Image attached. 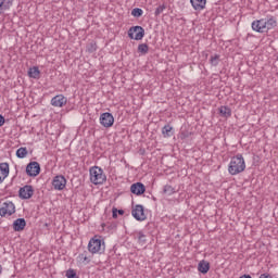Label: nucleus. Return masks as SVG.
<instances>
[{
  "mask_svg": "<svg viewBox=\"0 0 278 278\" xmlns=\"http://www.w3.org/2000/svg\"><path fill=\"white\" fill-rule=\"evenodd\" d=\"M100 124L102 127H112L114 125V115L112 113H102L100 115Z\"/></svg>",
  "mask_w": 278,
  "mask_h": 278,
  "instance_id": "9d476101",
  "label": "nucleus"
},
{
  "mask_svg": "<svg viewBox=\"0 0 278 278\" xmlns=\"http://www.w3.org/2000/svg\"><path fill=\"white\" fill-rule=\"evenodd\" d=\"M130 40H142L144 38V28L142 26H132L128 29Z\"/></svg>",
  "mask_w": 278,
  "mask_h": 278,
  "instance_id": "39448f33",
  "label": "nucleus"
},
{
  "mask_svg": "<svg viewBox=\"0 0 278 278\" xmlns=\"http://www.w3.org/2000/svg\"><path fill=\"white\" fill-rule=\"evenodd\" d=\"M8 175H10V164L0 163V184L5 181Z\"/></svg>",
  "mask_w": 278,
  "mask_h": 278,
  "instance_id": "4468645a",
  "label": "nucleus"
},
{
  "mask_svg": "<svg viewBox=\"0 0 278 278\" xmlns=\"http://www.w3.org/2000/svg\"><path fill=\"white\" fill-rule=\"evenodd\" d=\"M165 10H166V4L159 5L154 12L155 16H160V14H162V12H164Z\"/></svg>",
  "mask_w": 278,
  "mask_h": 278,
  "instance_id": "c756f323",
  "label": "nucleus"
},
{
  "mask_svg": "<svg viewBox=\"0 0 278 278\" xmlns=\"http://www.w3.org/2000/svg\"><path fill=\"white\" fill-rule=\"evenodd\" d=\"M131 214L136 220L142 222L147 220V215L144 214V206L137 204L132 211Z\"/></svg>",
  "mask_w": 278,
  "mask_h": 278,
  "instance_id": "6e6552de",
  "label": "nucleus"
},
{
  "mask_svg": "<svg viewBox=\"0 0 278 278\" xmlns=\"http://www.w3.org/2000/svg\"><path fill=\"white\" fill-rule=\"evenodd\" d=\"M130 192L140 197V194H144V192H147V187H144V184L142 182H136L130 186Z\"/></svg>",
  "mask_w": 278,
  "mask_h": 278,
  "instance_id": "ddd939ff",
  "label": "nucleus"
},
{
  "mask_svg": "<svg viewBox=\"0 0 278 278\" xmlns=\"http://www.w3.org/2000/svg\"><path fill=\"white\" fill-rule=\"evenodd\" d=\"M88 251L89 253H92V255H94V253H105V242L96 236L90 239L88 243Z\"/></svg>",
  "mask_w": 278,
  "mask_h": 278,
  "instance_id": "20e7f679",
  "label": "nucleus"
},
{
  "mask_svg": "<svg viewBox=\"0 0 278 278\" xmlns=\"http://www.w3.org/2000/svg\"><path fill=\"white\" fill-rule=\"evenodd\" d=\"M137 238H138L139 244H144L147 242V235H144V232L142 231H139L137 233Z\"/></svg>",
  "mask_w": 278,
  "mask_h": 278,
  "instance_id": "393cba45",
  "label": "nucleus"
},
{
  "mask_svg": "<svg viewBox=\"0 0 278 278\" xmlns=\"http://www.w3.org/2000/svg\"><path fill=\"white\" fill-rule=\"evenodd\" d=\"M28 77H31L33 79H39L40 78V70L38 66L30 67L28 71Z\"/></svg>",
  "mask_w": 278,
  "mask_h": 278,
  "instance_id": "6ab92c4d",
  "label": "nucleus"
},
{
  "mask_svg": "<svg viewBox=\"0 0 278 278\" xmlns=\"http://www.w3.org/2000/svg\"><path fill=\"white\" fill-rule=\"evenodd\" d=\"M90 173V181L94 186H101V184H105L108 177L104 175L103 169L99 166H93L89 169Z\"/></svg>",
  "mask_w": 278,
  "mask_h": 278,
  "instance_id": "7ed1b4c3",
  "label": "nucleus"
},
{
  "mask_svg": "<svg viewBox=\"0 0 278 278\" xmlns=\"http://www.w3.org/2000/svg\"><path fill=\"white\" fill-rule=\"evenodd\" d=\"M68 103V99L64 97L63 94H58L51 99V105L53 108H64Z\"/></svg>",
  "mask_w": 278,
  "mask_h": 278,
  "instance_id": "f8f14e48",
  "label": "nucleus"
},
{
  "mask_svg": "<svg viewBox=\"0 0 278 278\" xmlns=\"http://www.w3.org/2000/svg\"><path fill=\"white\" fill-rule=\"evenodd\" d=\"M20 199H31L34 197V187L31 185H26L22 188H20L18 191Z\"/></svg>",
  "mask_w": 278,
  "mask_h": 278,
  "instance_id": "1a4fd4ad",
  "label": "nucleus"
},
{
  "mask_svg": "<svg viewBox=\"0 0 278 278\" xmlns=\"http://www.w3.org/2000/svg\"><path fill=\"white\" fill-rule=\"evenodd\" d=\"M80 260L86 262V264H90V258L88 257V252H84L79 255Z\"/></svg>",
  "mask_w": 278,
  "mask_h": 278,
  "instance_id": "7c9ffc66",
  "label": "nucleus"
},
{
  "mask_svg": "<svg viewBox=\"0 0 278 278\" xmlns=\"http://www.w3.org/2000/svg\"><path fill=\"white\" fill-rule=\"evenodd\" d=\"M87 51H89V53H94V51H97V42L91 41L88 43Z\"/></svg>",
  "mask_w": 278,
  "mask_h": 278,
  "instance_id": "cd10ccee",
  "label": "nucleus"
},
{
  "mask_svg": "<svg viewBox=\"0 0 278 278\" xmlns=\"http://www.w3.org/2000/svg\"><path fill=\"white\" fill-rule=\"evenodd\" d=\"M131 14L136 18H140V16H142V14H143V11L140 8H135V9H132Z\"/></svg>",
  "mask_w": 278,
  "mask_h": 278,
  "instance_id": "bb28decb",
  "label": "nucleus"
},
{
  "mask_svg": "<svg viewBox=\"0 0 278 278\" xmlns=\"http://www.w3.org/2000/svg\"><path fill=\"white\" fill-rule=\"evenodd\" d=\"M198 270L202 275H207V273H210V262L205 260L200 261L198 264Z\"/></svg>",
  "mask_w": 278,
  "mask_h": 278,
  "instance_id": "f3484780",
  "label": "nucleus"
},
{
  "mask_svg": "<svg viewBox=\"0 0 278 278\" xmlns=\"http://www.w3.org/2000/svg\"><path fill=\"white\" fill-rule=\"evenodd\" d=\"M190 3L194 10L201 12V10H205V4L207 0H190Z\"/></svg>",
  "mask_w": 278,
  "mask_h": 278,
  "instance_id": "a211bd4d",
  "label": "nucleus"
},
{
  "mask_svg": "<svg viewBox=\"0 0 278 278\" xmlns=\"http://www.w3.org/2000/svg\"><path fill=\"white\" fill-rule=\"evenodd\" d=\"M260 278H273V276L268 275V274H262L260 276Z\"/></svg>",
  "mask_w": 278,
  "mask_h": 278,
  "instance_id": "72a5a7b5",
  "label": "nucleus"
},
{
  "mask_svg": "<svg viewBox=\"0 0 278 278\" xmlns=\"http://www.w3.org/2000/svg\"><path fill=\"white\" fill-rule=\"evenodd\" d=\"M2 270H3V267H1V265H0V275H1Z\"/></svg>",
  "mask_w": 278,
  "mask_h": 278,
  "instance_id": "c9c22d12",
  "label": "nucleus"
},
{
  "mask_svg": "<svg viewBox=\"0 0 278 278\" xmlns=\"http://www.w3.org/2000/svg\"><path fill=\"white\" fill-rule=\"evenodd\" d=\"M117 214H119V216H123V214H125V211H123V210H117Z\"/></svg>",
  "mask_w": 278,
  "mask_h": 278,
  "instance_id": "f704fd0d",
  "label": "nucleus"
},
{
  "mask_svg": "<svg viewBox=\"0 0 278 278\" xmlns=\"http://www.w3.org/2000/svg\"><path fill=\"white\" fill-rule=\"evenodd\" d=\"M276 25L277 20H275V17L261 18L252 22V29L258 34H266V31L275 29Z\"/></svg>",
  "mask_w": 278,
  "mask_h": 278,
  "instance_id": "f257e3e1",
  "label": "nucleus"
},
{
  "mask_svg": "<svg viewBox=\"0 0 278 278\" xmlns=\"http://www.w3.org/2000/svg\"><path fill=\"white\" fill-rule=\"evenodd\" d=\"M14 0H0V15L5 14L12 8Z\"/></svg>",
  "mask_w": 278,
  "mask_h": 278,
  "instance_id": "dca6fc26",
  "label": "nucleus"
},
{
  "mask_svg": "<svg viewBox=\"0 0 278 278\" xmlns=\"http://www.w3.org/2000/svg\"><path fill=\"white\" fill-rule=\"evenodd\" d=\"M27 148H18L16 151V157H18L20 160H23L24 157H27Z\"/></svg>",
  "mask_w": 278,
  "mask_h": 278,
  "instance_id": "4be33fe9",
  "label": "nucleus"
},
{
  "mask_svg": "<svg viewBox=\"0 0 278 278\" xmlns=\"http://www.w3.org/2000/svg\"><path fill=\"white\" fill-rule=\"evenodd\" d=\"M218 62H220V55L219 54H215V55L211 56L210 64L212 66H216L218 64Z\"/></svg>",
  "mask_w": 278,
  "mask_h": 278,
  "instance_id": "a878e982",
  "label": "nucleus"
},
{
  "mask_svg": "<svg viewBox=\"0 0 278 278\" xmlns=\"http://www.w3.org/2000/svg\"><path fill=\"white\" fill-rule=\"evenodd\" d=\"M138 53H141V55H147V53H149V45H147V43L139 45Z\"/></svg>",
  "mask_w": 278,
  "mask_h": 278,
  "instance_id": "5701e85b",
  "label": "nucleus"
},
{
  "mask_svg": "<svg viewBox=\"0 0 278 278\" xmlns=\"http://www.w3.org/2000/svg\"><path fill=\"white\" fill-rule=\"evenodd\" d=\"M54 190H64L66 188V178L62 175L55 176L52 180Z\"/></svg>",
  "mask_w": 278,
  "mask_h": 278,
  "instance_id": "9b49d317",
  "label": "nucleus"
},
{
  "mask_svg": "<svg viewBox=\"0 0 278 278\" xmlns=\"http://www.w3.org/2000/svg\"><path fill=\"white\" fill-rule=\"evenodd\" d=\"M112 214H113V215H112L113 218H118V208L113 207Z\"/></svg>",
  "mask_w": 278,
  "mask_h": 278,
  "instance_id": "2f4dec72",
  "label": "nucleus"
},
{
  "mask_svg": "<svg viewBox=\"0 0 278 278\" xmlns=\"http://www.w3.org/2000/svg\"><path fill=\"white\" fill-rule=\"evenodd\" d=\"M172 131H173V127L170 125H165L162 129V134L164 138H170V136H173Z\"/></svg>",
  "mask_w": 278,
  "mask_h": 278,
  "instance_id": "aec40b11",
  "label": "nucleus"
},
{
  "mask_svg": "<svg viewBox=\"0 0 278 278\" xmlns=\"http://www.w3.org/2000/svg\"><path fill=\"white\" fill-rule=\"evenodd\" d=\"M16 213V206L12 201L4 202L3 206L0 207V216L3 218L5 216H12V214Z\"/></svg>",
  "mask_w": 278,
  "mask_h": 278,
  "instance_id": "423d86ee",
  "label": "nucleus"
},
{
  "mask_svg": "<svg viewBox=\"0 0 278 278\" xmlns=\"http://www.w3.org/2000/svg\"><path fill=\"white\" fill-rule=\"evenodd\" d=\"M26 175H28V177H38V175H40V163L36 161L28 163L26 166Z\"/></svg>",
  "mask_w": 278,
  "mask_h": 278,
  "instance_id": "0eeeda50",
  "label": "nucleus"
},
{
  "mask_svg": "<svg viewBox=\"0 0 278 278\" xmlns=\"http://www.w3.org/2000/svg\"><path fill=\"white\" fill-rule=\"evenodd\" d=\"M5 125V117L3 115H0V127H3Z\"/></svg>",
  "mask_w": 278,
  "mask_h": 278,
  "instance_id": "473e14b6",
  "label": "nucleus"
},
{
  "mask_svg": "<svg viewBox=\"0 0 278 278\" xmlns=\"http://www.w3.org/2000/svg\"><path fill=\"white\" fill-rule=\"evenodd\" d=\"M66 277L67 278H79V276L77 275V271H75V269H68L66 271Z\"/></svg>",
  "mask_w": 278,
  "mask_h": 278,
  "instance_id": "c85d7f7f",
  "label": "nucleus"
},
{
  "mask_svg": "<svg viewBox=\"0 0 278 278\" xmlns=\"http://www.w3.org/2000/svg\"><path fill=\"white\" fill-rule=\"evenodd\" d=\"M247 168V164L244 163V157L242 154H237L231 157V161L228 166L229 175H240V173H244Z\"/></svg>",
  "mask_w": 278,
  "mask_h": 278,
  "instance_id": "f03ea898",
  "label": "nucleus"
},
{
  "mask_svg": "<svg viewBox=\"0 0 278 278\" xmlns=\"http://www.w3.org/2000/svg\"><path fill=\"white\" fill-rule=\"evenodd\" d=\"M219 114L225 116V118H229V116H231V109H229V106H220Z\"/></svg>",
  "mask_w": 278,
  "mask_h": 278,
  "instance_id": "412c9836",
  "label": "nucleus"
},
{
  "mask_svg": "<svg viewBox=\"0 0 278 278\" xmlns=\"http://www.w3.org/2000/svg\"><path fill=\"white\" fill-rule=\"evenodd\" d=\"M163 192L164 194H167L168 197H170V194H175V188H173V186L170 185H165Z\"/></svg>",
  "mask_w": 278,
  "mask_h": 278,
  "instance_id": "b1692460",
  "label": "nucleus"
},
{
  "mask_svg": "<svg viewBox=\"0 0 278 278\" xmlns=\"http://www.w3.org/2000/svg\"><path fill=\"white\" fill-rule=\"evenodd\" d=\"M27 227V222L25 218H17L13 222V229L14 231H23Z\"/></svg>",
  "mask_w": 278,
  "mask_h": 278,
  "instance_id": "2eb2a0df",
  "label": "nucleus"
}]
</instances>
